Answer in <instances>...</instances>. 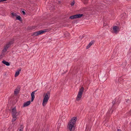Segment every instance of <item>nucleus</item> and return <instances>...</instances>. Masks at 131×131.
Listing matches in <instances>:
<instances>
[{"label":"nucleus","mask_w":131,"mask_h":131,"mask_svg":"<svg viewBox=\"0 0 131 131\" xmlns=\"http://www.w3.org/2000/svg\"><path fill=\"white\" fill-rule=\"evenodd\" d=\"M23 128H21L19 130V131H23Z\"/></svg>","instance_id":"obj_24"},{"label":"nucleus","mask_w":131,"mask_h":131,"mask_svg":"<svg viewBox=\"0 0 131 131\" xmlns=\"http://www.w3.org/2000/svg\"><path fill=\"white\" fill-rule=\"evenodd\" d=\"M84 90V88L82 87L80 89L78 93L77 96L76 98V100L77 101H79L80 100L82 97V95Z\"/></svg>","instance_id":"obj_4"},{"label":"nucleus","mask_w":131,"mask_h":131,"mask_svg":"<svg viewBox=\"0 0 131 131\" xmlns=\"http://www.w3.org/2000/svg\"><path fill=\"white\" fill-rule=\"evenodd\" d=\"M94 42H95V41H94V40L92 41L86 46V49H89L90 46L94 43Z\"/></svg>","instance_id":"obj_9"},{"label":"nucleus","mask_w":131,"mask_h":131,"mask_svg":"<svg viewBox=\"0 0 131 131\" xmlns=\"http://www.w3.org/2000/svg\"><path fill=\"white\" fill-rule=\"evenodd\" d=\"M22 12L24 15H25V13L24 11L22 10Z\"/></svg>","instance_id":"obj_22"},{"label":"nucleus","mask_w":131,"mask_h":131,"mask_svg":"<svg viewBox=\"0 0 131 131\" xmlns=\"http://www.w3.org/2000/svg\"><path fill=\"white\" fill-rule=\"evenodd\" d=\"M69 18L71 19L76 18L75 15L70 16L69 17Z\"/></svg>","instance_id":"obj_17"},{"label":"nucleus","mask_w":131,"mask_h":131,"mask_svg":"<svg viewBox=\"0 0 131 131\" xmlns=\"http://www.w3.org/2000/svg\"><path fill=\"white\" fill-rule=\"evenodd\" d=\"M126 102H127V103L129 102V101H130V100H126Z\"/></svg>","instance_id":"obj_26"},{"label":"nucleus","mask_w":131,"mask_h":131,"mask_svg":"<svg viewBox=\"0 0 131 131\" xmlns=\"http://www.w3.org/2000/svg\"><path fill=\"white\" fill-rule=\"evenodd\" d=\"M75 15L76 18H80L83 15V14H76Z\"/></svg>","instance_id":"obj_13"},{"label":"nucleus","mask_w":131,"mask_h":131,"mask_svg":"<svg viewBox=\"0 0 131 131\" xmlns=\"http://www.w3.org/2000/svg\"><path fill=\"white\" fill-rule=\"evenodd\" d=\"M123 80V78L122 77H121L120 78H119L118 79V81L117 82H120Z\"/></svg>","instance_id":"obj_18"},{"label":"nucleus","mask_w":131,"mask_h":131,"mask_svg":"<svg viewBox=\"0 0 131 131\" xmlns=\"http://www.w3.org/2000/svg\"><path fill=\"white\" fill-rule=\"evenodd\" d=\"M48 30L45 29L44 30H40L39 31V34L40 35L43 34L44 33L46 32Z\"/></svg>","instance_id":"obj_11"},{"label":"nucleus","mask_w":131,"mask_h":131,"mask_svg":"<svg viewBox=\"0 0 131 131\" xmlns=\"http://www.w3.org/2000/svg\"><path fill=\"white\" fill-rule=\"evenodd\" d=\"M11 14L13 17H14V16H16V17L17 16L16 14L14 13H11Z\"/></svg>","instance_id":"obj_19"},{"label":"nucleus","mask_w":131,"mask_h":131,"mask_svg":"<svg viewBox=\"0 0 131 131\" xmlns=\"http://www.w3.org/2000/svg\"><path fill=\"white\" fill-rule=\"evenodd\" d=\"M38 90H35V91H33L32 92L31 94V101L32 102L33 100H34L35 98V96H34V94Z\"/></svg>","instance_id":"obj_7"},{"label":"nucleus","mask_w":131,"mask_h":131,"mask_svg":"<svg viewBox=\"0 0 131 131\" xmlns=\"http://www.w3.org/2000/svg\"><path fill=\"white\" fill-rule=\"evenodd\" d=\"M117 131H122L120 129H117Z\"/></svg>","instance_id":"obj_27"},{"label":"nucleus","mask_w":131,"mask_h":131,"mask_svg":"<svg viewBox=\"0 0 131 131\" xmlns=\"http://www.w3.org/2000/svg\"><path fill=\"white\" fill-rule=\"evenodd\" d=\"M16 19L17 20H19L20 21H22L21 18L19 16L17 15V17H16Z\"/></svg>","instance_id":"obj_15"},{"label":"nucleus","mask_w":131,"mask_h":131,"mask_svg":"<svg viewBox=\"0 0 131 131\" xmlns=\"http://www.w3.org/2000/svg\"><path fill=\"white\" fill-rule=\"evenodd\" d=\"M2 62L4 64H5L7 66H9L10 65V63L6 61L5 60H3Z\"/></svg>","instance_id":"obj_12"},{"label":"nucleus","mask_w":131,"mask_h":131,"mask_svg":"<svg viewBox=\"0 0 131 131\" xmlns=\"http://www.w3.org/2000/svg\"><path fill=\"white\" fill-rule=\"evenodd\" d=\"M75 4V2L74 1H73V2H72L71 3V6H73L74 4Z\"/></svg>","instance_id":"obj_21"},{"label":"nucleus","mask_w":131,"mask_h":131,"mask_svg":"<svg viewBox=\"0 0 131 131\" xmlns=\"http://www.w3.org/2000/svg\"><path fill=\"white\" fill-rule=\"evenodd\" d=\"M84 37V36H82L81 37V39H82V38H83Z\"/></svg>","instance_id":"obj_28"},{"label":"nucleus","mask_w":131,"mask_h":131,"mask_svg":"<svg viewBox=\"0 0 131 131\" xmlns=\"http://www.w3.org/2000/svg\"><path fill=\"white\" fill-rule=\"evenodd\" d=\"M39 35L40 34H39V31L34 33L33 34V36H37Z\"/></svg>","instance_id":"obj_16"},{"label":"nucleus","mask_w":131,"mask_h":131,"mask_svg":"<svg viewBox=\"0 0 131 131\" xmlns=\"http://www.w3.org/2000/svg\"><path fill=\"white\" fill-rule=\"evenodd\" d=\"M77 120L76 117H73L69 121L68 127L70 131H73L75 129V123Z\"/></svg>","instance_id":"obj_1"},{"label":"nucleus","mask_w":131,"mask_h":131,"mask_svg":"<svg viewBox=\"0 0 131 131\" xmlns=\"http://www.w3.org/2000/svg\"><path fill=\"white\" fill-rule=\"evenodd\" d=\"M13 43V41L11 40L9 41L8 43H7L5 47L7 49Z\"/></svg>","instance_id":"obj_6"},{"label":"nucleus","mask_w":131,"mask_h":131,"mask_svg":"<svg viewBox=\"0 0 131 131\" xmlns=\"http://www.w3.org/2000/svg\"><path fill=\"white\" fill-rule=\"evenodd\" d=\"M113 29L114 32L115 34H117L119 31V27L117 26H114L113 27Z\"/></svg>","instance_id":"obj_5"},{"label":"nucleus","mask_w":131,"mask_h":131,"mask_svg":"<svg viewBox=\"0 0 131 131\" xmlns=\"http://www.w3.org/2000/svg\"><path fill=\"white\" fill-rule=\"evenodd\" d=\"M30 103L31 102L30 101H28L24 103L23 105V107H25L28 106L30 104Z\"/></svg>","instance_id":"obj_8"},{"label":"nucleus","mask_w":131,"mask_h":131,"mask_svg":"<svg viewBox=\"0 0 131 131\" xmlns=\"http://www.w3.org/2000/svg\"><path fill=\"white\" fill-rule=\"evenodd\" d=\"M20 89L19 88H17L16 89L15 91H14V93L15 94H17L19 92Z\"/></svg>","instance_id":"obj_14"},{"label":"nucleus","mask_w":131,"mask_h":131,"mask_svg":"<svg viewBox=\"0 0 131 131\" xmlns=\"http://www.w3.org/2000/svg\"><path fill=\"white\" fill-rule=\"evenodd\" d=\"M12 116L13 117L12 121L14 122L17 119V117L19 114V113L16 112V107H14L12 109Z\"/></svg>","instance_id":"obj_2"},{"label":"nucleus","mask_w":131,"mask_h":131,"mask_svg":"<svg viewBox=\"0 0 131 131\" xmlns=\"http://www.w3.org/2000/svg\"><path fill=\"white\" fill-rule=\"evenodd\" d=\"M50 93L48 92L46 94L43 100L42 105L43 106H45L47 104L50 97Z\"/></svg>","instance_id":"obj_3"},{"label":"nucleus","mask_w":131,"mask_h":131,"mask_svg":"<svg viewBox=\"0 0 131 131\" xmlns=\"http://www.w3.org/2000/svg\"><path fill=\"white\" fill-rule=\"evenodd\" d=\"M7 50V49L5 48L4 47V49L3 50V51L4 52H6Z\"/></svg>","instance_id":"obj_20"},{"label":"nucleus","mask_w":131,"mask_h":131,"mask_svg":"<svg viewBox=\"0 0 131 131\" xmlns=\"http://www.w3.org/2000/svg\"><path fill=\"white\" fill-rule=\"evenodd\" d=\"M68 35H69V33H68Z\"/></svg>","instance_id":"obj_29"},{"label":"nucleus","mask_w":131,"mask_h":131,"mask_svg":"<svg viewBox=\"0 0 131 131\" xmlns=\"http://www.w3.org/2000/svg\"><path fill=\"white\" fill-rule=\"evenodd\" d=\"M112 110H111V109L110 110L109 112V113H112Z\"/></svg>","instance_id":"obj_25"},{"label":"nucleus","mask_w":131,"mask_h":131,"mask_svg":"<svg viewBox=\"0 0 131 131\" xmlns=\"http://www.w3.org/2000/svg\"><path fill=\"white\" fill-rule=\"evenodd\" d=\"M21 70V69H18V70L17 71L15 74V77H17L19 74V72Z\"/></svg>","instance_id":"obj_10"},{"label":"nucleus","mask_w":131,"mask_h":131,"mask_svg":"<svg viewBox=\"0 0 131 131\" xmlns=\"http://www.w3.org/2000/svg\"><path fill=\"white\" fill-rule=\"evenodd\" d=\"M115 103V101L114 100L112 102V104L114 105Z\"/></svg>","instance_id":"obj_23"}]
</instances>
